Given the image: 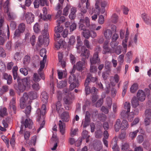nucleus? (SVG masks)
I'll return each mask as SVG.
<instances>
[{"label":"nucleus","instance_id":"14","mask_svg":"<svg viewBox=\"0 0 151 151\" xmlns=\"http://www.w3.org/2000/svg\"><path fill=\"white\" fill-rule=\"evenodd\" d=\"M18 85L15 87L16 90L20 92H23L26 89L25 86L19 81V77L17 78Z\"/></svg>","mask_w":151,"mask_h":151},{"label":"nucleus","instance_id":"61","mask_svg":"<svg viewBox=\"0 0 151 151\" xmlns=\"http://www.w3.org/2000/svg\"><path fill=\"white\" fill-rule=\"evenodd\" d=\"M35 36L34 35H32L30 38V41L32 46H33L35 45Z\"/></svg>","mask_w":151,"mask_h":151},{"label":"nucleus","instance_id":"6","mask_svg":"<svg viewBox=\"0 0 151 151\" xmlns=\"http://www.w3.org/2000/svg\"><path fill=\"white\" fill-rule=\"evenodd\" d=\"M72 94H69L68 95H66L63 99V104L67 110H69L70 105L72 103Z\"/></svg>","mask_w":151,"mask_h":151},{"label":"nucleus","instance_id":"37","mask_svg":"<svg viewBox=\"0 0 151 151\" xmlns=\"http://www.w3.org/2000/svg\"><path fill=\"white\" fill-rule=\"evenodd\" d=\"M9 87L8 86L4 85L1 88H0V94L2 95L5 92H6L8 90Z\"/></svg>","mask_w":151,"mask_h":151},{"label":"nucleus","instance_id":"39","mask_svg":"<svg viewBox=\"0 0 151 151\" xmlns=\"http://www.w3.org/2000/svg\"><path fill=\"white\" fill-rule=\"evenodd\" d=\"M43 14H41V18L42 19H45L46 18V15L47 13V10L46 8L43 7L42 9Z\"/></svg>","mask_w":151,"mask_h":151},{"label":"nucleus","instance_id":"48","mask_svg":"<svg viewBox=\"0 0 151 151\" xmlns=\"http://www.w3.org/2000/svg\"><path fill=\"white\" fill-rule=\"evenodd\" d=\"M83 44L82 41L79 37H77V44L76 45V48L78 50L80 47Z\"/></svg>","mask_w":151,"mask_h":151},{"label":"nucleus","instance_id":"59","mask_svg":"<svg viewBox=\"0 0 151 151\" xmlns=\"http://www.w3.org/2000/svg\"><path fill=\"white\" fill-rule=\"evenodd\" d=\"M76 41L75 37L72 35L70 37L69 39L68 43L71 45H73Z\"/></svg>","mask_w":151,"mask_h":151},{"label":"nucleus","instance_id":"3","mask_svg":"<svg viewBox=\"0 0 151 151\" xmlns=\"http://www.w3.org/2000/svg\"><path fill=\"white\" fill-rule=\"evenodd\" d=\"M46 107L45 105H43L41 107V110L40 109H38L36 111V114L37 115V121H42L40 124V127L37 130V132H39L41 129L43 128L45 124V122L44 120V115L46 112Z\"/></svg>","mask_w":151,"mask_h":151},{"label":"nucleus","instance_id":"2","mask_svg":"<svg viewBox=\"0 0 151 151\" xmlns=\"http://www.w3.org/2000/svg\"><path fill=\"white\" fill-rule=\"evenodd\" d=\"M60 118L61 120L59 121L58 125L61 134L63 135L65 132V124L64 122H68L70 119L68 112L67 111L63 112L61 114Z\"/></svg>","mask_w":151,"mask_h":151},{"label":"nucleus","instance_id":"9","mask_svg":"<svg viewBox=\"0 0 151 151\" xmlns=\"http://www.w3.org/2000/svg\"><path fill=\"white\" fill-rule=\"evenodd\" d=\"M46 50L45 48L41 49L40 51V55L42 57H43V60L40 62V70L43 69L45 67V64L46 61Z\"/></svg>","mask_w":151,"mask_h":151},{"label":"nucleus","instance_id":"26","mask_svg":"<svg viewBox=\"0 0 151 151\" xmlns=\"http://www.w3.org/2000/svg\"><path fill=\"white\" fill-rule=\"evenodd\" d=\"M19 81L23 84L25 86H29V78H26L22 79H21L19 78Z\"/></svg>","mask_w":151,"mask_h":151},{"label":"nucleus","instance_id":"32","mask_svg":"<svg viewBox=\"0 0 151 151\" xmlns=\"http://www.w3.org/2000/svg\"><path fill=\"white\" fill-rule=\"evenodd\" d=\"M112 33L111 31L109 29H106L104 32V34L105 37L107 38H109V37H111Z\"/></svg>","mask_w":151,"mask_h":151},{"label":"nucleus","instance_id":"20","mask_svg":"<svg viewBox=\"0 0 151 151\" xmlns=\"http://www.w3.org/2000/svg\"><path fill=\"white\" fill-rule=\"evenodd\" d=\"M142 17L145 22L147 24L151 25V19L148 16L147 14L144 13L141 14Z\"/></svg>","mask_w":151,"mask_h":151},{"label":"nucleus","instance_id":"47","mask_svg":"<svg viewBox=\"0 0 151 151\" xmlns=\"http://www.w3.org/2000/svg\"><path fill=\"white\" fill-rule=\"evenodd\" d=\"M83 31L82 32L83 36L86 38H88L90 37V32L86 29Z\"/></svg>","mask_w":151,"mask_h":151},{"label":"nucleus","instance_id":"11","mask_svg":"<svg viewBox=\"0 0 151 151\" xmlns=\"http://www.w3.org/2000/svg\"><path fill=\"white\" fill-rule=\"evenodd\" d=\"M4 21L3 19L1 18L0 19V35H2V36H4L5 35L7 32V36L9 37L10 33L9 27L8 25L7 29H4L3 26Z\"/></svg>","mask_w":151,"mask_h":151},{"label":"nucleus","instance_id":"23","mask_svg":"<svg viewBox=\"0 0 151 151\" xmlns=\"http://www.w3.org/2000/svg\"><path fill=\"white\" fill-rule=\"evenodd\" d=\"M3 78L4 79L7 80V83L8 84L10 85L12 83V77L10 75L4 73L3 74Z\"/></svg>","mask_w":151,"mask_h":151},{"label":"nucleus","instance_id":"52","mask_svg":"<svg viewBox=\"0 0 151 151\" xmlns=\"http://www.w3.org/2000/svg\"><path fill=\"white\" fill-rule=\"evenodd\" d=\"M129 147V145L127 143H123L122 145L121 149L122 151H126L128 149Z\"/></svg>","mask_w":151,"mask_h":151},{"label":"nucleus","instance_id":"46","mask_svg":"<svg viewBox=\"0 0 151 151\" xmlns=\"http://www.w3.org/2000/svg\"><path fill=\"white\" fill-rule=\"evenodd\" d=\"M138 131H139L138 130H137L133 132H130L129 133V137L132 139H133L136 136L137 133Z\"/></svg>","mask_w":151,"mask_h":151},{"label":"nucleus","instance_id":"42","mask_svg":"<svg viewBox=\"0 0 151 151\" xmlns=\"http://www.w3.org/2000/svg\"><path fill=\"white\" fill-rule=\"evenodd\" d=\"M25 29V25L24 23H22L20 24L18 26V29H19L21 32H23Z\"/></svg>","mask_w":151,"mask_h":151},{"label":"nucleus","instance_id":"5","mask_svg":"<svg viewBox=\"0 0 151 151\" xmlns=\"http://www.w3.org/2000/svg\"><path fill=\"white\" fill-rule=\"evenodd\" d=\"M68 82L70 84L69 87V90L70 91L78 87L79 85L78 80L76 79V76L73 74H70L69 76Z\"/></svg>","mask_w":151,"mask_h":151},{"label":"nucleus","instance_id":"21","mask_svg":"<svg viewBox=\"0 0 151 151\" xmlns=\"http://www.w3.org/2000/svg\"><path fill=\"white\" fill-rule=\"evenodd\" d=\"M82 53L81 56L84 57L85 58L87 59L90 55L89 50L86 49L84 46L82 47Z\"/></svg>","mask_w":151,"mask_h":151},{"label":"nucleus","instance_id":"24","mask_svg":"<svg viewBox=\"0 0 151 151\" xmlns=\"http://www.w3.org/2000/svg\"><path fill=\"white\" fill-rule=\"evenodd\" d=\"M6 13L9 20H13L15 18L16 16L12 12H9L8 9L6 11Z\"/></svg>","mask_w":151,"mask_h":151},{"label":"nucleus","instance_id":"25","mask_svg":"<svg viewBox=\"0 0 151 151\" xmlns=\"http://www.w3.org/2000/svg\"><path fill=\"white\" fill-rule=\"evenodd\" d=\"M99 4V1H96L95 4V13L98 15H99L100 13H101V9H100Z\"/></svg>","mask_w":151,"mask_h":151},{"label":"nucleus","instance_id":"34","mask_svg":"<svg viewBox=\"0 0 151 151\" xmlns=\"http://www.w3.org/2000/svg\"><path fill=\"white\" fill-rule=\"evenodd\" d=\"M138 85L137 83H134L131 87L130 91L132 93H134L138 89Z\"/></svg>","mask_w":151,"mask_h":151},{"label":"nucleus","instance_id":"18","mask_svg":"<svg viewBox=\"0 0 151 151\" xmlns=\"http://www.w3.org/2000/svg\"><path fill=\"white\" fill-rule=\"evenodd\" d=\"M38 41L40 45H42L44 42L46 43V45H47L49 42V39L47 36L44 37L41 35L38 37Z\"/></svg>","mask_w":151,"mask_h":151},{"label":"nucleus","instance_id":"64","mask_svg":"<svg viewBox=\"0 0 151 151\" xmlns=\"http://www.w3.org/2000/svg\"><path fill=\"white\" fill-rule=\"evenodd\" d=\"M21 31L18 29L15 30L14 33V37H19L20 35Z\"/></svg>","mask_w":151,"mask_h":151},{"label":"nucleus","instance_id":"51","mask_svg":"<svg viewBox=\"0 0 151 151\" xmlns=\"http://www.w3.org/2000/svg\"><path fill=\"white\" fill-rule=\"evenodd\" d=\"M33 29L35 32L38 33L40 30V27L39 24L36 23L34 25Z\"/></svg>","mask_w":151,"mask_h":151},{"label":"nucleus","instance_id":"38","mask_svg":"<svg viewBox=\"0 0 151 151\" xmlns=\"http://www.w3.org/2000/svg\"><path fill=\"white\" fill-rule=\"evenodd\" d=\"M67 85V81L66 80L61 81L59 82L58 83V86L59 88H62L66 86Z\"/></svg>","mask_w":151,"mask_h":151},{"label":"nucleus","instance_id":"60","mask_svg":"<svg viewBox=\"0 0 151 151\" xmlns=\"http://www.w3.org/2000/svg\"><path fill=\"white\" fill-rule=\"evenodd\" d=\"M71 63L74 64L76 61V58L75 56L71 54H70L69 55Z\"/></svg>","mask_w":151,"mask_h":151},{"label":"nucleus","instance_id":"1","mask_svg":"<svg viewBox=\"0 0 151 151\" xmlns=\"http://www.w3.org/2000/svg\"><path fill=\"white\" fill-rule=\"evenodd\" d=\"M29 96L30 99H35L37 97V93L35 91H31L28 93V94L26 92L23 93L22 96L20 99V106L22 109L24 108L26 105L28 104L29 101H28Z\"/></svg>","mask_w":151,"mask_h":151},{"label":"nucleus","instance_id":"56","mask_svg":"<svg viewBox=\"0 0 151 151\" xmlns=\"http://www.w3.org/2000/svg\"><path fill=\"white\" fill-rule=\"evenodd\" d=\"M124 56L122 54L119 56L118 58L119 63L120 65H122L124 62Z\"/></svg>","mask_w":151,"mask_h":151},{"label":"nucleus","instance_id":"12","mask_svg":"<svg viewBox=\"0 0 151 151\" xmlns=\"http://www.w3.org/2000/svg\"><path fill=\"white\" fill-rule=\"evenodd\" d=\"M21 123L24 124L25 128H28L31 129L33 125L32 121L29 118H27L25 119L24 117H22V120Z\"/></svg>","mask_w":151,"mask_h":151},{"label":"nucleus","instance_id":"31","mask_svg":"<svg viewBox=\"0 0 151 151\" xmlns=\"http://www.w3.org/2000/svg\"><path fill=\"white\" fill-rule=\"evenodd\" d=\"M64 28L62 25L60 26V22H58L57 24V26L55 27V32H61L63 31Z\"/></svg>","mask_w":151,"mask_h":151},{"label":"nucleus","instance_id":"30","mask_svg":"<svg viewBox=\"0 0 151 151\" xmlns=\"http://www.w3.org/2000/svg\"><path fill=\"white\" fill-rule=\"evenodd\" d=\"M129 127L128 122L126 120H124L121 123V129L122 130L126 129Z\"/></svg>","mask_w":151,"mask_h":151},{"label":"nucleus","instance_id":"50","mask_svg":"<svg viewBox=\"0 0 151 151\" xmlns=\"http://www.w3.org/2000/svg\"><path fill=\"white\" fill-rule=\"evenodd\" d=\"M128 82L127 81L124 83V84L123 87V90L122 93V95L123 97H124L126 94V89L128 86Z\"/></svg>","mask_w":151,"mask_h":151},{"label":"nucleus","instance_id":"36","mask_svg":"<svg viewBox=\"0 0 151 151\" xmlns=\"http://www.w3.org/2000/svg\"><path fill=\"white\" fill-rule=\"evenodd\" d=\"M117 140L116 138H114L111 141V145L112 146V149H115L116 147H117Z\"/></svg>","mask_w":151,"mask_h":151},{"label":"nucleus","instance_id":"49","mask_svg":"<svg viewBox=\"0 0 151 151\" xmlns=\"http://www.w3.org/2000/svg\"><path fill=\"white\" fill-rule=\"evenodd\" d=\"M78 7L80 8V12L83 13H86L87 12V9L85 7L83 6L81 4H79Z\"/></svg>","mask_w":151,"mask_h":151},{"label":"nucleus","instance_id":"54","mask_svg":"<svg viewBox=\"0 0 151 151\" xmlns=\"http://www.w3.org/2000/svg\"><path fill=\"white\" fill-rule=\"evenodd\" d=\"M145 116L146 117H148L151 119V110L148 109L145 112Z\"/></svg>","mask_w":151,"mask_h":151},{"label":"nucleus","instance_id":"33","mask_svg":"<svg viewBox=\"0 0 151 151\" xmlns=\"http://www.w3.org/2000/svg\"><path fill=\"white\" fill-rule=\"evenodd\" d=\"M130 103L128 102H126L124 104V108L125 109H127L126 113L127 115L130 112Z\"/></svg>","mask_w":151,"mask_h":151},{"label":"nucleus","instance_id":"62","mask_svg":"<svg viewBox=\"0 0 151 151\" xmlns=\"http://www.w3.org/2000/svg\"><path fill=\"white\" fill-rule=\"evenodd\" d=\"M150 119V118L146 117L145 119L144 124L146 126L149 125L151 123Z\"/></svg>","mask_w":151,"mask_h":151},{"label":"nucleus","instance_id":"41","mask_svg":"<svg viewBox=\"0 0 151 151\" xmlns=\"http://www.w3.org/2000/svg\"><path fill=\"white\" fill-rule=\"evenodd\" d=\"M6 109L5 107H4L2 109L0 110V116L3 117L7 115Z\"/></svg>","mask_w":151,"mask_h":151},{"label":"nucleus","instance_id":"13","mask_svg":"<svg viewBox=\"0 0 151 151\" xmlns=\"http://www.w3.org/2000/svg\"><path fill=\"white\" fill-rule=\"evenodd\" d=\"M90 116L91 115L88 111H86V113L85 117L84 120L82 121V124H83V126L84 128H85L88 126L90 123Z\"/></svg>","mask_w":151,"mask_h":151},{"label":"nucleus","instance_id":"16","mask_svg":"<svg viewBox=\"0 0 151 151\" xmlns=\"http://www.w3.org/2000/svg\"><path fill=\"white\" fill-rule=\"evenodd\" d=\"M137 96L139 101H143L145 99L146 96L143 90H139L137 93Z\"/></svg>","mask_w":151,"mask_h":151},{"label":"nucleus","instance_id":"45","mask_svg":"<svg viewBox=\"0 0 151 151\" xmlns=\"http://www.w3.org/2000/svg\"><path fill=\"white\" fill-rule=\"evenodd\" d=\"M70 8V7L69 5H67L63 9V15L65 16L68 15L69 12L68 11Z\"/></svg>","mask_w":151,"mask_h":151},{"label":"nucleus","instance_id":"19","mask_svg":"<svg viewBox=\"0 0 151 151\" xmlns=\"http://www.w3.org/2000/svg\"><path fill=\"white\" fill-rule=\"evenodd\" d=\"M49 97L48 94L45 91H44L42 92L41 95V101L43 102V104L42 106L44 104L45 105V104L47 103L48 102V98Z\"/></svg>","mask_w":151,"mask_h":151},{"label":"nucleus","instance_id":"55","mask_svg":"<svg viewBox=\"0 0 151 151\" xmlns=\"http://www.w3.org/2000/svg\"><path fill=\"white\" fill-rule=\"evenodd\" d=\"M65 42L63 40H60L59 41H58L55 45V47L57 50L60 48L61 45V43H63Z\"/></svg>","mask_w":151,"mask_h":151},{"label":"nucleus","instance_id":"8","mask_svg":"<svg viewBox=\"0 0 151 151\" xmlns=\"http://www.w3.org/2000/svg\"><path fill=\"white\" fill-rule=\"evenodd\" d=\"M85 23L87 27H88L89 26L90 20L89 18L88 17H85V20H83L82 19L80 20L79 23V29L80 30L85 31V30H86V26L84 24Z\"/></svg>","mask_w":151,"mask_h":151},{"label":"nucleus","instance_id":"40","mask_svg":"<svg viewBox=\"0 0 151 151\" xmlns=\"http://www.w3.org/2000/svg\"><path fill=\"white\" fill-rule=\"evenodd\" d=\"M105 67L108 72H109L111 70V67L110 62L108 61H106L105 63Z\"/></svg>","mask_w":151,"mask_h":151},{"label":"nucleus","instance_id":"44","mask_svg":"<svg viewBox=\"0 0 151 151\" xmlns=\"http://www.w3.org/2000/svg\"><path fill=\"white\" fill-rule=\"evenodd\" d=\"M30 56L28 55L25 56L24 59V64L25 65L28 64L30 62Z\"/></svg>","mask_w":151,"mask_h":151},{"label":"nucleus","instance_id":"29","mask_svg":"<svg viewBox=\"0 0 151 151\" xmlns=\"http://www.w3.org/2000/svg\"><path fill=\"white\" fill-rule=\"evenodd\" d=\"M107 5V2L105 1H101V13L103 14L105 11V7Z\"/></svg>","mask_w":151,"mask_h":151},{"label":"nucleus","instance_id":"10","mask_svg":"<svg viewBox=\"0 0 151 151\" xmlns=\"http://www.w3.org/2000/svg\"><path fill=\"white\" fill-rule=\"evenodd\" d=\"M42 69L40 70V68L38 70V73H34L32 77V79L35 82H38L40 81L41 78L44 80L45 77L43 72L42 71Z\"/></svg>","mask_w":151,"mask_h":151},{"label":"nucleus","instance_id":"35","mask_svg":"<svg viewBox=\"0 0 151 151\" xmlns=\"http://www.w3.org/2000/svg\"><path fill=\"white\" fill-rule=\"evenodd\" d=\"M84 62V61L81 62V61H79L77 63L76 65V69L77 70H80L82 69L83 65L85 64Z\"/></svg>","mask_w":151,"mask_h":151},{"label":"nucleus","instance_id":"4","mask_svg":"<svg viewBox=\"0 0 151 151\" xmlns=\"http://www.w3.org/2000/svg\"><path fill=\"white\" fill-rule=\"evenodd\" d=\"M98 80V78L97 76H93L90 73L88 74L87 75L84 83L86 93L87 94H89L90 93V88L89 86L90 83L96 82V83Z\"/></svg>","mask_w":151,"mask_h":151},{"label":"nucleus","instance_id":"17","mask_svg":"<svg viewBox=\"0 0 151 151\" xmlns=\"http://www.w3.org/2000/svg\"><path fill=\"white\" fill-rule=\"evenodd\" d=\"M109 42L108 41L106 40L103 44L102 53L104 54L108 53L110 51V49L109 47Z\"/></svg>","mask_w":151,"mask_h":151},{"label":"nucleus","instance_id":"15","mask_svg":"<svg viewBox=\"0 0 151 151\" xmlns=\"http://www.w3.org/2000/svg\"><path fill=\"white\" fill-rule=\"evenodd\" d=\"M100 60L97 52H95L93 57L90 58L91 63L99 64L100 63Z\"/></svg>","mask_w":151,"mask_h":151},{"label":"nucleus","instance_id":"63","mask_svg":"<svg viewBox=\"0 0 151 151\" xmlns=\"http://www.w3.org/2000/svg\"><path fill=\"white\" fill-rule=\"evenodd\" d=\"M76 25L75 23H73L69 27L70 32H73L74 30L76 29Z\"/></svg>","mask_w":151,"mask_h":151},{"label":"nucleus","instance_id":"27","mask_svg":"<svg viewBox=\"0 0 151 151\" xmlns=\"http://www.w3.org/2000/svg\"><path fill=\"white\" fill-rule=\"evenodd\" d=\"M61 104L59 101H57L56 104V110L57 112L59 114L63 111V109L61 107Z\"/></svg>","mask_w":151,"mask_h":151},{"label":"nucleus","instance_id":"58","mask_svg":"<svg viewBox=\"0 0 151 151\" xmlns=\"http://www.w3.org/2000/svg\"><path fill=\"white\" fill-rule=\"evenodd\" d=\"M83 43L88 48L90 49H92V46L90 45L89 42L88 40L85 39Z\"/></svg>","mask_w":151,"mask_h":151},{"label":"nucleus","instance_id":"7","mask_svg":"<svg viewBox=\"0 0 151 151\" xmlns=\"http://www.w3.org/2000/svg\"><path fill=\"white\" fill-rule=\"evenodd\" d=\"M26 20L27 24H31L34 22L35 19V15L31 12H24L23 14V17L22 19H24Z\"/></svg>","mask_w":151,"mask_h":151},{"label":"nucleus","instance_id":"22","mask_svg":"<svg viewBox=\"0 0 151 151\" xmlns=\"http://www.w3.org/2000/svg\"><path fill=\"white\" fill-rule=\"evenodd\" d=\"M114 127L116 132H118L120 129H121V122L120 119H118L116 120L114 125Z\"/></svg>","mask_w":151,"mask_h":151},{"label":"nucleus","instance_id":"43","mask_svg":"<svg viewBox=\"0 0 151 151\" xmlns=\"http://www.w3.org/2000/svg\"><path fill=\"white\" fill-rule=\"evenodd\" d=\"M95 64L91 63L90 71L91 73L96 72L97 70L96 67L94 65Z\"/></svg>","mask_w":151,"mask_h":151},{"label":"nucleus","instance_id":"57","mask_svg":"<svg viewBox=\"0 0 151 151\" xmlns=\"http://www.w3.org/2000/svg\"><path fill=\"white\" fill-rule=\"evenodd\" d=\"M122 48V47L120 45L116 47L114 50V52L116 54L119 55L121 53Z\"/></svg>","mask_w":151,"mask_h":151},{"label":"nucleus","instance_id":"28","mask_svg":"<svg viewBox=\"0 0 151 151\" xmlns=\"http://www.w3.org/2000/svg\"><path fill=\"white\" fill-rule=\"evenodd\" d=\"M139 100L136 97H133L132 100V104L134 108L137 107L139 104Z\"/></svg>","mask_w":151,"mask_h":151},{"label":"nucleus","instance_id":"53","mask_svg":"<svg viewBox=\"0 0 151 151\" xmlns=\"http://www.w3.org/2000/svg\"><path fill=\"white\" fill-rule=\"evenodd\" d=\"M128 40H127V41H125V39L124 40H123L122 41V45L124 49V53L125 54L127 52V45L126 43L127 42Z\"/></svg>","mask_w":151,"mask_h":151}]
</instances>
